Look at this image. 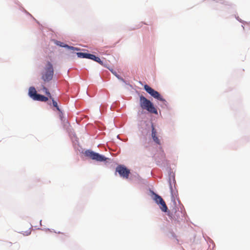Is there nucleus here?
<instances>
[{
    "instance_id": "nucleus-8",
    "label": "nucleus",
    "mask_w": 250,
    "mask_h": 250,
    "mask_svg": "<svg viewBox=\"0 0 250 250\" xmlns=\"http://www.w3.org/2000/svg\"><path fill=\"white\" fill-rule=\"evenodd\" d=\"M29 96L34 100V98L36 97L38 95L36 89L34 87H30L29 89L28 92Z\"/></svg>"
},
{
    "instance_id": "nucleus-7",
    "label": "nucleus",
    "mask_w": 250,
    "mask_h": 250,
    "mask_svg": "<svg viewBox=\"0 0 250 250\" xmlns=\"http://www.w3.org/2000/svg\"><path fill=\"white\" fill-rule=\"evenodd\" d=\"M151 137L152 138V139L153 141L156 143L157 144L160 145H161V141L159 138L157 137V132L156 131V130L154 126L152 125H151Z\"/></svg>"
},
{
    "instance_id": "nucleus-5",
    "label": "nucleus",
    "mask_w": 250,
    "mask_h": 250,
    "mask_svg": "<svg viewBox=\"0 0 250 250\" xmlns=\"http://www.w3.org/2000/svg\"><path fill=\"white\" fill-rule=\"evenodd\" d=\"M153 200L159 205L160 208L164 212H167V208L163 198L157 194H154Z\"/></svg>"
},
{
    "instance_id": "nucleus-9",
    "label": "nucleus",
    "mask_w": 250,
    "mask_h": 250,
    "mask_svg": "<svg viewBox=\"0 0 250 250\" xmlns=\"http://www.w3.org/2000/svg\"><path fill=\"white\" fill-rule=\"evenodd\" d=\"M36 97L34 98V100L35 101H41V102H46L48 101V98L46 97H45L43 95H40L39 94H38L37 95H36Z\"/></svg>"
},
{
    "instance_id": "nucleus-17",
    "label": "nucleus",
    "mask_w": 250,
    "mask_h": 250,
    "mask_svg": "<svg viewBox=\"0 0 250 250\" xmlns=\"http://www.w3.org/2000/svg\"><path fill=\"white\" fill-rule=\"evenodd\" d=\"M94 57H95V55H94L93 54L87 53V56H86L87 59H89L93 60V59L94 58Z\"/></svg>"
},
{
    "instance_id": "nucleus-2",
    "label": "nucleus",
    "mask_w": 250,
    "mask_h": 250,
    "mask_svg": "<svg viewBox=\"0 0 250 250\" xmlns=\"http://www.w3.org/2000/svg\"><path fill=\"white\" fill-rule=\"evenodd\" d=\"M54 69L51 63L48 62L44 70L42 73V79L44 83L50 81L53 77Z\"/></svg>"
},
{
    "instance_id": "nucleus-10",
    "label": "nucleus",
    "mask_w": 250,
    "mask_h": 250,
    "mask_svg": "<svg viewBox=\"0 0 250 250\" xmlns=\"http://www.w3.org/2000/svg\"><path fill=\"white\" fill-rule=\"evenodd\" d=\"M110 70L112 73V74H114L119 80H121L124 83H125V80L123 78H121L118 74H117L115 71H114L113 69H110Z\"/></svg>"
},
{
    "instance_id": "nucleus-6",
    "label": "nucleus",
    "mask_w": 250,
    "mask_h": 250,
    "mask_svg": "<svg viewBox=\"0 0 250 250\" xmlns=\"http://www.w3.org/2000/svg\"><path fill=\"white\" fill-rule=\"evenodd\" d=\"M116 171L119 173L120 175L125 178H128L130 171L123 166H119L116 168Z\"/></svg>"
},
{
    "instance_id": "nucleus-11",
    "label": "nucleus",
    "mask_w": 250,
    "mask_h": 250,
    "mask_svg": "<svg viewBox=\"0 0 250 250\" xmlns=\"http://www.w3.org/2000/svg\"><path fill=\"white\" fill-rule=\"evenodd\" d=\"M50 99H51L52 100V101L53 105L55 107H56V109H57L58 111H59V112H62V111H61V110L60 108H59V106H58V103H57V102L56 101H55L52 97V98H50Z\"/></svg>"
},
{
    "instance_id": "nucleus-15",
    "label": "nucleus",
    "mask_w": 250,
    "mask_h": 250,
    "mask_svg": "<svg viewBox=\"0 0 250 250\" xmlns=\"http://www.w3.org/2000/svg\"><path fill=\"white\" fill-rule=\"evenodd\" d=\"M58 45H60L61 46L64 47H67L69 48L72 50H78L77 48H75L74 47L72 46H69L68 45H63L62 43H61V44L57 43Z\"/></svg>"
},
{
    "instance_id": "nucleus-12",
    "label": "nucleus",
    "mask_w": 250,
    "mask_h": 250,
    "mask_svg": "<svg viewBox=\"0 0 250 250\" xmlns=\"http://www.w3.org/2000/svg\"><path fill=\"white\" fill-rule=\"evenodd\" d=\"M31 228L29 227L28 229L26 230H21V233L23 235L25 236H28L31 233Z\"/></svg>"
},
{
    "instance_id": "nucleus-14",
    "label": "nucleus",
    "mask_w": 250,
    "mask_h": 250,
    "mask_svg": "<svg viewBox=\"0 0 250 250\" xmlns=\"http://www.w3.org/2000/svg\"><path fill=\"white\" fill-rule=\"evenodd\" d=\"M77 55L79 58H86L87 56V53H85L78 52Z\"/></svg>"
},
{
    "instance_id": "nucleus-13",
    "label": "nucleus",
    "mask_w": 250,
    "mask_h": 250,
    "mask_svg": "<svg viewBox=\"0 0 250 250\" xmlns=\"http://www.w3.org/2000/svg\"><path fill=\"white\" fill-rule=\"evenodd\" d=\"M42 90L43 92H45V93L50 98H52V96H51V94L49 92V91H48V89L45 87L44 86V85L42 86Z\"/></svg>"
},
{
    "instance_id": "nucleus-1",
    "label": "nucleus",
    "mask_w": 250,
    "mask_h": 250,
    "mask_svg": "<svg viewBox=\"0 0 250 250\" xmlns=\"http://www.w3.org/2000/svg\"><path fill=\"white\" fill-rule=\"evenodd\" d=\"M140 105L143 109H146L151 113L158 114V111L153 104L143 95L140 96Z\"/></svg>"
},
{
    "instance_id": "nucleus-3",
    "label": "nucleus",
    "mask_w": 250,
    "mask_h": 250,
    "mask_svg": "<svg viewBox=\"0 0 250 250\" xmlns=\"http://www.w3.org/2000/svg\"><path fill=\"white\" fill-rule=\"evenodd\" d=\"M84 154L86 157L98 162L105 161L107 159V158L104 156L100 155L98 153L94 152L91 150H86Z\"/></svg>"
},
{
    "instance_id": "nucleus-16",
    "label": "nucleus",
    "mask_w": 250,
    "mask_h": 250,
    "mask_svg": "<svg viewBox=\"0 0 250 250\" xmlns=\"http://www.w3.org/2000/svg\"><path fill=\"white\" fill-rule=\"evenodd\" d=\"M93 61L98 62L99 63H100V64L101 65H103V61H102L100 59V58L98 57H96L95 56V57L93 59Z\"/></svg>"
},
{
    "instance_id": "nucleus-4",
    "label": "nucleus",
    "mask_w": 250,
    "mask_h": 250,
    "mask_svg": "<svg viewBox=\"0 0 250 250\" xmlns=\"http://www.w3.org/2000/svg\"><path fill=\"white\" fill-rule=\"evenodd\" d=\"M144 89L148 93L154 98L162 102L164 104H166V103H167V101L161 96L158 92L155 91L148 85L145 84L144 85Z\"/></svg>"
}]
</instances>
